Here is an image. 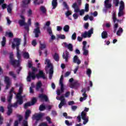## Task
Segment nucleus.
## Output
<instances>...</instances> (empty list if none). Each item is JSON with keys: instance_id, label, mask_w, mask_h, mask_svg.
<instances>
[{"instance_id": "nucleus-1", "label": "nucleus", "mask_w": 126, "mask_h": 126, "mask_svg": "<svg viewBox=\"0 0 126 126\" xmlns=\"http://www.w3.org/2000/svg\"><path fill=\"white\" fill-rule=\"evenodd\" d=\"M17 58L18 60L14 59V55L13 53H10L9 55L10 63L12 64L14 67H18L20 66V60L21 59V54H20V50H19V46L17 50Z\"/></svg>"}, {"instance_id": "nucleus-2", "label": "nucleus", "mask_w": 126, "mask_h": 126, "mask_svg": "<svg viewBox=\"0 0 126 126\" xmlns=\"http://www.w3.org/2000/svg\"><path fill=\"white\" fill-rule=\"evenodd\" d=\"M23 92V87L21 86L19 89V92L16 95L17 101H16V104H15V106L16 107V108L18 107V105H22V104H23L24 103V99H23L24 96H22V95H21Z\"/></svg>"}, {"instance_id": "nucleus-3", "label": "nucleus", "mask_w": 126, "mask_h": 126, "mask_svg": "<svg viewBox=\"0 0 126 126\" xmlns=\"http://www.w3.org/2000/svg\"><path fill=\"white\" fill-rule=\"evenodd\" d=\"M32 72H29L28 75L27 77V81L28 82H31L32 78V80H35L36 78L35 72H36L38 70L37 68L35 67H32Z\"/></svg>"}, {"instance_id": "nucleus-4", "label": "nucleus", "mask_w": 126, "mask_h": 126, "mask_svg": "<svg viewBox=\"0 0 126 126\" xmlns=\"http://www.w3.org/2000/svg\"><path fill=\"white\" fill-rule=\"evenodd\" d=\"M31 113L32 111L30 109H27V110H26L25 114V120H23L22 123L23 126H29L28 121H27V120Z\"/></svg>"}, {"instance_id": "nucleus-5", "label": "nucleus", "mask_w": 126, "mask_h": 126, "mask_svg": "<svg viewBox=\"0 0 126 126\" xmlns=\"http://www.w3.org/2000/svg\"><path fill=\"white\" fill-rule=\"evenodd\" d=\"M21 42V39L19 38H14L13 39V42L12 44V49H15L16 47L17 51L18 49L19 46H20V44Z\"/></svg>"}, {"instance_id": "nucleus-6", "label": "nucleus", "mask_w": 126, "mask_h": 126, "mask_svg": "<svg viewBox=\"0 0 126 126\" xmlns=\"http://www.w3.org/2000/svg\"><path fill=\"white\" fill-rule=\"evenodd\" d=\"M72 7L74 8L75 13L73 14V17L74 19H77L78 18V15L77 14V12H79L80 9L77 4V3H74L72 5Z\"/></svg>"}, {"instance_id": "nucleus-7", "label": "nucleus", "mask_w": 126, "mask_h": 126, "mask_svg": "<svg viewBox=\"0 0 126 126\" xmlns=\"http://www.w3.org/2000/svg\"><path fill=\"white\" fill-rule=\"evenodd\" d=\"M94 28H91L89 31H85L84 33L82 34V37L83 38H87V37H89V38H90L91 37L92 34H93L94 32Z\"/></svg>"}, {"instance_id": "nucleus-8", "label": "nucleus", "mask_w": 126, "mask_h": 126, "mask_svg": "<svg viewBox=\"0 0 126 126\" xmlns=\"http://www.w3.org/2000/svg\"><path fill=\"white\" fill-rule=\"evenodd\" d=\"M45 62L47 64V66L48 67H50V68L49 69V75H52L53 76V73H54V67L52 65V63L50 62V59H46Z\"/></svg>"}, {"instance_id": "nucleus-9", "label": "nucleus", "mask_w": 126, "mask_h": 126, "mask_svg": "<svg viewBox=\"0 0 126 126\" xmlns=\"http://www.w3.org/2000/svg\"><path fill=\"white\" fill-rule=\"evenodd\" d=\"M4 81L6 84V90H8L11 84L10 79L8 76H5Z\"/></svg>"}, {"instance_id": "nucleus-10", "label": "nucleus", "mask_w": 126, "mask_h": 126, "mask_svg": "<svg viewBox=\"0 0 126 126\" xmlns=\"http://www.w3.org/2000/svg\"><path fill=\"white\" fill-rule=\"evenodd\" d=\"M36 76L37 79H39L40 78H42L43 79H46L45 73L42 70H39L38 73L36 74Z\"/></svg>"}, {"instance_id": "nucleus-11", "label": "nucleus", "mask_w": 126, "mask_h": 126, "mask_svg": "<svg viewBox=\"0 0 126 126\" xmlns=\"http://www.w3.org/2000/svg\"><path fill=\"white\" fill-rule=\"evenodd\" d=\"M19 24L20 25V26H25V29L26 30H29V26L27 24L26 22H25V20H23L22 19H19L18 21Z\"/></svg>"}, {"instance_id": "nucleus-12", "label": "nucleus", "mask_w": 126, "mask_h": 126, "mask_svg": "<svg viewBox=\"0 0 126 126\" xmlns=\"http://www.w3.org/2000/svg\"><path fill=\"white\" fill-rule=\"evenodd\" d=\"M63 4L64 6L65 7L66 9H67V11L65 12V15L66 16L68 17L69 15H71L72 13V11L71 10H69V7L68 6L67 3L66 2H63Z\"/></svg>"}, {"instance_id": "nucleus-13", "label": "nucleus", "mask_w": 126, "mask_h": 126, "mask_svg": "<svg viewBox=\"0 0 126 126\" xmlns=\"http://www.w3.org/2000/svg\"><path fill=\"white\" fill-rule=\"evenodd\" d=\"M33 33H34L35 37L36 38H38V37L39 36V34H41L40 27L34 28Z\"/></svg>"}, {"instance_id": "nucleus-14", "label": "nucleus", "mask_w": 126, "mask_h": 126, "mask_svg": "<svg viewBox=\"0 0 126 126\" xmlns=\"http://www.w3.org/2000/svg\"><path fill=\"white\" fill-rule=\"evenodd\" d=\"M63 58L65 60L66 63L68 62V59L69 58V53L67 51H65V53L63 54Z\"/></svg>"}, {"instance_id": "nucleus-15", "label": "nucleus", "mask_w": 126, "mask_h": 126, "mask_svg": "<svg viewBox=\"0 0 126 126\" xmlns=\"http://www.w3.org/2000/svg\"><path fill=\"white\" fill-rule=\"evenodd\" d=\"M39 97L41 100H45V101H49V98L46 94H41L39 95Z\"/></svg>"}, {"instance_id": "nucleus-16", "label": "nucleus", "mask_w": 126, "mask_h": 126, "mask_svg": "<svg viewBox=\"0 0 126 126\" xmlns=\"http://www.w3.org/2000/svg\"><path fill=\"white\" fill-rule=\"evenodd\" d=\"M104 5L106 9H108V8H111V7H112V4L110 3V0H105L104 1Z\"/></svg>"}, {"instance_id": "nucleus-17", "label": "nucleus", "mask_w": 126, "mask_h": 126, "mask_svg": "<svg viewBox=\"0 0 126 126\" xmlns=\"http://www.w3.org/2000/svg\"><path fill=\"white\" fill-rule=\"evenodd\" d=\"M80 83H78L77 81H76L75 82H74L73 83H72V84H70V87L72 88V89H73L74 88H76V87H80Z\"/></svg>"}, {"instance_id": "nucleus-18", "label": "nucleus", "mask_w": 126, "mask_h": 126, "mask_svg": "<svg viewBox=\"0 0 126 126\" xmlns=\"http://www.w3.org/2000/svg\"><path fill=\"white\" fill-rule=\"evenodd\" d=\"M64 44L65 47H66L70 52H72L73 51V46L72 44H67V43H64Z\"/></svg>"}, {"instance_id": "nucleus-19", "label": "nucleus", "mask_w": 126, "mask_h": 126, "mask_svg": "<svg viewBox=\"0 0 126 126\" xmlns=\"http://www.w3.org/2000/svg\"><path fill=\"white\" fill-rule=\"evenodd\" d=\"M73 63H77V64H80L81 63V61L79 59V58L78 56H74V58H73Z\"/></svg>"}, {"instance_id": "nucleus-20", "label": "nucleus", "mask_w": 126, "mask_h": 126, "mask_svg": "<svg viewBox=\"0 0 126 126\" xmlns=\"http://www.w3.org/2000/svg\"><path fill=\"white\" fill-rule=\"evenodd\" d=\"M31 1V0H23V1H22V6H23V7H26L28 4H30Z\"/></svg>"}, {"instance_id": "nucleus-21", "label": "nucleus", "mask_w": 126, "mask_h": 126, "mask_svg": "<svg viewBox=\"0 0 126 126\" xmlns=\"http://www.w3.org/2000/svg\"><path fill=\"white\" fill-rule=\"evenodd\" d=\"M46 48H47V44L45 42L42 43L41 41H39V49L42 50H44V49H46Z\"/></svg>"}, {"instance_id": "nucleus-22", "label": "nucleus", "mask_w": 126, "mask_h": 126, "mask_svg": "<svg viewBox=\"0 0 126 126\" xmlns=\"http://www.w3.org/2000/svg\"><path fill=\"white\" fill-rule=\"evenodd\" d=\"M81 92L83 93V98L84 100H85L87 98V94H86V92H87L86 88H84L83 89H82V90H81Z\"/></svg>"}, {"instance_id": "nucleus-23", "label": "nucleus", "mask_w": 126, "mask_h": 126, "mask_svg": "<svg viewBox=\"0 0 126 126\" xmlns=\"http://www.w3.org/2000/svg\"><path fill=\"white\" fill-rule=\"evenodd\" d=\"M59 84L61 85V94L64 92V85L63 84V82L61 78H60V80L59 81Z\"/></svg>"}, {"instance_id": "nucleus-24", "label": "nucleus", "mask_w": 126, "mask_h": 126, "mask_svg": "<svg viewBox=\"0 0 126 126\" xmlns=\"http://www.w3.org/2000/svg\"><path fill=\"white\" fill-rule=\"evenodd\" d=\"M108 34L107 32V31H103V32L101 33V37L102 39H106V38H108Z\"/></svg>"}, {"instance_id": "nucleus-25", "label": "nucleus", "mask_w": 126, "mask_h": 126, "mask_svg": "<svg viewBox=\"0 0 126 126\" xmlns=\"http://www.w3.org/2000/svg\"><path fill=\"white\" fill-rule=\"evenodd\" d=\"M53 59L56 61V62H59L60 57L57 53H55L54 55H53Z\"/></svg>"}, {"instance_id": "nucleus-26", "label": "nucleus", "mask_w": 126, "mask_h": 126, "mask_svg": "<svg viewBox=\"0 0 126 126\" xmlns=\"http://www.w3.org/2000/svg\"><path fill=\"white\" fill-rule=\"evenodd\" d=\"M43 116V114H37V115H33L32 118H34L37 121H39L42 118Z\"/></svg>"}, {"instance_id": "nucleus-27", "label": "nucleus", "mask_w": 126, "mask_h": 126, "mask_svg": "<svg viewBox=\"0 0 126 126\" xmlns=\"http://www.w3.org/2000/svg\"><path fill=\"white\" fill-rule=\"evenodd\" d=\"M125 12L123 10L121 9V7H119V12H118V16L120 17L121 16H123L124 15Z\"/></svg>"}, {"instance_id": "nucleus-28", "label": "nucleus", "mask_w": 126, "mask_h": 126, "mask_svg": "<svg viewBox=\"0 0 126 126\" xmlns=\"http://www.w3.org/2000/svg\"><path fill=\"white\" fill-rule=\"evenodd\" d=\"M58 4V2H56L55 0H52V5L53 9H55V8H56Z\"/></svg>"}, {"instance_id": "nucleus-29", "label": "nucleus", "mask_w": 126, "mask_h": 126, "mask_svg": "<svg viewBox=\"0 0 126 126\" xmlns=\"http://www.w3.org/2000/svg\"><path fill=\"white\" fill-rule=\"evenodd\" d=\"M42 84L41 81H39V82H38V83L36 84V90L37 91H38V90H39V89H40V88L42 87Z\"/></svg>"}, {"instance_id": "nucleus-30", "label": "nucleus", "mask_w": 126, "mask_h": 126, "mask_svg": "<svg viewBox=\"0 0 126 126\" xmlns=\"http://www.w3.org/2000/svg\"><path fill=\"white\" fill-rule=\"evenodd\" d=\"M66 104V101L65 100H61L60 103L59 104V108H62L63 106V105H65Z\"/></svg>"}, {"instance_id": "nucleus-31", "label": "nucleus", "mask_w": 126, "mask_h": 126, "mask_svg": "<svg viewBox=\"0 0 126 126\" xmlns=\"http://www.w3.org/2000/svg\"><path fill=\"white\" fill-rule=\"evenodd\" d=\"M120 7L123 11H124V9L125 7V3H124V1H120Z\"/></svg>"}, {"instance_id": "nucleus-32", "label": "nucleus", "mask_w": 126, "mask_h": 126, "mask_svg": "<svg viewBox=\"0 0 126 126\" xmlns=\"http://www.w3.org/2000/svg\"><path fill=\"white\" fill-rule=\"evenodd\" d=\"M6 43V37L4 36V37H3L2 40L1 42V46L4 47V46H5Z\"/></svg>"}, {"instance_id": "nucleus-33", "label": "nucleus", "mask_w": 126, "mask_h": 126, "mask_svg": "<svg viewBox=\"0 0 126 126\" xmlns=\"http://www.w3.org/2000/svg\"><path fill=\"white\" fill-rule=\"evenodd\" d=\"M123 29L121 27H120L119 28V30L117 31V32H116L117 35L118 36H121V33H123Z\"/></svg>"}, {"instance_id": "nucleus-34", "label": "nucleus", "mask_w": 126, "mask_h": 126, "mask_svg": "<svg viewBox=\"0 0 126 126\" xmlns=\"http://www.w3.org/2000/svg\"><path fill=\"white\" fill-rule=\"evenodd\" d=\"M69 30H70V27L69 25H66L63 27V31L65 32H68L69 31Z\"/></svg>"}, {"instance_id": "nucleus-35", "label": "nucleus", "mask_w": 126, "mask_h": 126, "mask_svg": "<svg viewBox=\"0 0 126 126\" xmlns=\"http://www.w3.org/2000/svg\"><path fill=\"white\" fill-rule=\"evenodd\" d=\"M9 75L13 77V78H16V74H15L13 71H9Z\"/></svg>"}, {"instance_id": "nucleus-36", "label": "nucleus", "mask_w": 126, "mask_h": 126, "mask_svg": "<svg viewBox=\"0 0 126 126\" xmlns=\"http://www.w3.org/2000/svg\"><path fill=\"white\" fill-rule=\"evenodd\" d=\"M8 111H7V116H10V115H11V114L13 112V109H10V108H9V105H8Z\"/></svg>"}, {"instance_id": "nucleus-37", "label": "nucleus", "mask_w": 126, "mask_h": 126, "mask_svg": "<svg viewBox=\"0 0 126 126\" xmlns=\"http://www.w3.org/2000/svg\"><path fill=\"white\" fill-rule=\"evenodd\" d=\"M40 10L42 12H43V13H47V9L45 7H44V6H41Z\"/></svg>"}, {"instance_id": "nucleus-38", "label": "nucleus", "mask_w": 126, "mask_h": 126, "mask_svg": "<svg viewBox=\"0 0 126 126\" xmlns=\"http://www.w3.org/2000/svg\"><path fill=\"white\" fill-rule=\"evenodd\" d=\"M9 94H10V95L8 96V97L7 98V101L9 103L11 102V100H12V97H13V94H12L10 93V91Z\"/></svg>"}, {"instance_id": "nucleus-39", "label": "nucleus", "mask_w": 126, "mask_h": 126, "mask_svg": "<svg viewBox=\"0 0 126 126\" xmlns=\"http://www.w3.org/2000/svg\"><path fill=\"white\" fill-rule=\"evenodd\" d=\"M23 56L25 59H30V55L29 53H27V52L24 53Z\"/></svg>"}, {"instance_id": "nucleus-40", "label": "nucleus", "mask_w": 126, "mask_h": 126, "mask_svg": "<svg viewBox=\"0 0 126 126\" xmlns=\"http://www.w3.org/2000/svg\"><path fill=\"white\" fill-rule=\"evenodd\" d=\"M113 23H116L117 21V17H116V13L115 12H114L113 13Z\"/></svg>"}, {"instance_id": "nucleus-41", "label": "nucleus", "mask_w": 126, "mask_h": 126, "mask_svg": "<svg viewBox=\"0 0 126 126\" xmlns=\"http://www.w3.org/2000/svg\"><path fill=\"white\" fill-rule=\"evenodd\" d=\"M45 109H46L45 105H43V104H41V105H40L39 108V110H40V111H43V110H45Z\"/></svg>"}, {"instance_id": "nucleus-42", "label": "nucleus", "mask_w": 126, "mask_h": 126, "mask_svg": "<svg viewBox=\"0 0 126 126\" xmlns=\"http://www.w3.org/2000/svg\"><path fill=\"white\" fill-rule=\"evenodd\" d=\"M113 4H114L115 6H119L120 0H113Z\"/></svg>"}, {"instance_id": "nucleus-43", "label": "nucleus", "mask_w": 126, "mask_h": 126, "mask_svg": "<svg viewBox=\"0 0 126 126\" xmlns=\"http://www.w3.org/2000/svg\"><path fill=\"white\" fill-rule=\"evenodd\" d=\"M15 104H16V102L12 104L11 102L9 103L8 106L10 109H12V107H14V108H17V107L15 106Z\"/></svg>"}, {"instance_id": "nucleus-44", "label": "nucleus", "mask_w": 126, "mask_h": 126, "mask_svg": "<svg viewBox=\"0 0 126 126\" xmlns=\"http://www.w3.org/2000/svg\"><path fill=\"white\" fill-rule=\"evenodd\" d=\"M47 32L49 33V35H52L53 34L52 29L50 26L47 27Z\"/></svg>"}, {"instance_id": "nucleus-45", "label": "nucleus", "mask_w": 126, "mask_h": 126, "mask_svg": "<svg viewBox=\"0 0 126 126\" xmlns=\"http://www.w3.org/2000/svg\"><path fill=\"white\" fill-rule=\"evenodd\" d=\"M27 24L29 26V30H27V31L28 32H29L30 31V26L31 25V24H32V19H31V18H29L28 23H27Z\"/></svg>"}, {"instance_id": "nucleus-46", "label": "nucleus", "mask_w": 126, "mask_h": 126, "mask_svg": "<svg viewBox=\"0 0 126 126\" xmlns=\"http://www.w3.org/2000/svg\"><path fill=\"white\" fill-rule=\"evenodd\" d=\"M32 104L31 102H27L24 104V108L25 109H27L29 106H31Z\"/></svg>"}, {"instance_id": "nucleus-47", "label": "nucleus", "mask_w": 126, "mask_h": 126, "mask_svg": "<svg viewBox=\"0 0 126 126\" xmlns=\"http://www.w3.org/2000/svg\"><path fill=\"white\" fill-rule=\"evenodd\" d=\"M5 35L6 36L8 35L10 38L13 37V33L12 32H6Z\"/></svg>"}, {"instance_id": "nucleus-48", "label": "nucleus", "mask_w": 126, "mask_h": 126, "mask_svg": "<svg viewBox=\"0 0 126 126\" xmlns=\"http://www.w3.org/2000/svg\"><path fill=\"white\" fill-rule=\"evenodd\" d=\"M24 46H25L27 44V34H24Z\"/></svg>"}, {"instance_id": "nucleus-49", "label": "nucleus", "mask_w": 126, "mask_h": 126, "mask_svg": "<svg viewBox=\"0 0 126 126\" xmlns=\"http://www.w3.org/2000/svg\"><path fill=\"white\" fill-rule=\"evenodd\" d=\"M89 121V117H87V114L86 113V116H85L84 121H83L84 125H86Z\"/></svg>"}, {"instance_id": "nucleus-50", "label": "nucleus", "mask_w": 126, "mask_h": 126, "mask_svg": "<svg viewBox=\"0 0 126 126\" xmlns=\"http://www.w3.org/2000/svg\"><path fill=\"white\" fill-rule=\"evenodd\" d=\"M81 118H82V120L85 121V116H86V112H85V111H82L81 112Z\"/></svg>"}, {"instance_id": "nucleus-51", "label": "nucleus", "mask_w": 126, "mask_h": 126, "mask_svg": "<svg viewBox=\"0 0 126 126\" xmlns=\"http://www.w3.org/2000/svg\"><path fill=\"white\" fill-rule=\"evenodd\" d=\"M84 10L85 11H87V12L89 11V4L86 3L85 4Z\"/></svg>"}, {"instance_id": "nucleus-52", "label": "nucleus", "mask_w": 126, "mask_h": 126, "mask_svg": "<svg viewBox=\"0 0 126 126\" xmlns=\"http://www.w3.org/2000/svg\"><path fill=\"white\" fill-rule=\"evenodd\" d=\"M88 54H89V51L88 50H86V48H85L83 51V55L84 56H87Z\"/></svg>"}, {"instance_id": "nucleus-53", "label": "nucleus", "mask_w": 126, "mask_h": 126, "mask_svg": "<svg viewBox=\"0 0 126 126\" xmlns=\"http://www.w3.org/2000/svg\"><path fill=\"white\" fill-rule=\"evenodd\" d=\"M37 99L35 97H33L32 100L31 105H34L36 103Z\"/></svg>"}, {"instance_id": "nucleus-54", "label": "nucleus", "mask_w": 126, "mask_h": 126, "mask_svg": "<svg viewBox=\"0 0 126 126\" xmlns=\"http://www.w3.org/2000/svg\"><path fill=\"white\" fill-rule=\"evenodd\" d=\"M87 44V42L86 41H83V48H82V50L84 51L85 48H86V45Z\"/></svg>"}, {"instance_id": "nucleus-55", "label": "nucleus", "mask_w": 126, "mask_h": 126, "mask_svg": "<svg viewBox=\"0 0 126 126\" xmlns=\"http://www.w3.org/2000/svg\"><path fill=\"white\" fill-rule=\"evenodd\" d=\"M46 119L48 122L49 124H52L51 117H49V116H46Z\"/></svg>"}, {"instance_id": "nucleus-56", "label": "nucleus", "mask_w": 126, "mask_h": 126, "mask_svg": "<svg viewBox=\"0 0 126 126\" xmlns=\"http://www.w3.org/2000/svg\"><path fill=\"white\" fill-rule=\"evenodd\" d=\"M71 38L72 40H76V33H75V32H74L71 36Z\"/></svg>"}, {"instance_id": "nucleus-57", "label": "nucleus", "mask_w": 126, "mask_h": 126, "mask_svg": "<svg viewBox=\"0 0 126 126\" xmlns=\"http://www.w3.org/2000/svg\"><path fill=\"white\" fill-rule=\"evenodd\" d=\"M92 72L91 69L88 68L87 70V74L89 76H90L91 75Z\"/></svg>"}, {"instance_id": "nucleus-58", "label": "nucleus", "mask_w": 126, "mask_h": 126, "mask_svg": "<svg viewBox=\"0 0 126 126\" xmlns=\"http://www.w3.org/2000/svg\"><path fill=\"white\" fill-rule=\"evenodd\" d=\"M65 124L67 125V126H72V123L71 122H70L68 120H66L65 121Z\"/></svg>"}, {"instance_id": "nucleus-59", "label": "nucleus", "mask_w": 126, "mask_h": 126, "mask_svg": "<svg viewBox=\"0 0 126 126\" xmlns=\"http://www.w3.org/2000/svg\"><path fill=\"white\" fill-rule=\"evenodd\" d=\"M3 120H4V119L3 118L1 114H0V125H2V124L3 123Z\"/></svg>"}, {"instance_id": "nucleus-60", "label": "nucleus", "mask_w": 126, "mask_h": 126, "mask_svg": "<svg viewBox=\"0 0 126 126\" xmlns=\"http://www.w3.org/2000/svg\"><path fill=\"white\" fill-rule=\"evenodd\" d=\"M7 10L8 12H9V13H11L12 9H11V7L10 5H8V7L7 8Z\"/></svg>"}, {"instance_id": "nucleus-61", "label": "nucleus", "mask_w": 126, "mask_h": 126, "mask_svg": "<svg viewBox=\"0 0 126 126\" xmlns=\"http://www.w3.org/2000/svg\"><path fill=\"white\" fill-rule=\"evenodd\" d=\"M32 46H33L34 47H35L36 46L37 42L36 39L32 40Z\"/></svg>"}, {"instance_id": "nucleus-62", "label": "nucleus", "mask_w": 126, "mask_h": 126, "mask_svg": "<svg viewBox=\"0 0 126 126\" xmlns=\"http://www.w3.org/2000/svg\"><path fill=\"white\" fill-rule=\"evenodd\" d=\"M88 27H89V23H88V22L85 23L84 28H85V29H88Z\"/></svg>"}, {"instance_id": "nucleus-63", "label": "nucleus", "mask_w": 126, "mask_h": 126, "mask_svg": "<svg viewBox=\"0 0 126 126\" xmlns=\"http://www.w3.org/2000/svg\"><path fill=\"white\" fill-rule=\"evenodd\" d=\"M4 111L5 110L3 106H0V112H1L2 113H4Z\"/></svg>"}, {"instance_id": "nucleus-64", "label": "nucleus", "mask_w": 126, "mask_h": 126, "mask_svg": "<svg viewBox=\"0 0 126 126\" xmlns=\"http://www.w3.org/2000/svg\"><path fill=\"white\" fill-rule=\"evenodd\" d=\"M70 94V92H66L64 94L65 97H68Z\"/></svg>"}]
</instances>
